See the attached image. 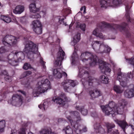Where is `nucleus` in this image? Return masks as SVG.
<instances>
[{
    "label": "nucleus",
    "instance_id": "20e7f679",
    "mask_svg": "<svg viewBox=\"0 0 134 134\" xmlns=\"http://www.w3.org/2000/svg\"><path fill=\"white\" fill-rule=\"evenodd\" d=\"M25 58L24 53L21 52L13 51L8 56L7 58L9 63L13 66L18 65L19 63L24 60Z\"/></svg>",
    "mask_w": 134,
    "mask_h": 134
},
{
    "label": "nucleus",
    "instance_id": "6ab92c4d",
    "mask_svg": "<svg viewBox=\"0 0 134 134\" xmlns=\"http://www.w3.org/2000/svg\"><path fill=\"white\" fill-rule=\"evenodd\" d=\"M125 3L126 4L125 6L126 13L125 16L128 22H131L133 21V19H131L130 15L132 14V11L130 10V8L128 4L127 0H124Z\"/></svg>",
    "mask_w": 134,
    "mask_h": 134
},
{
    "label": "nucleus",
    "instance_id": "cd10ccee",
    "mask_svg": "<svg viewBox=\"0 0 134 134\" xmlns=\"http://www.w3.org/2000/svg\"><path fill=\"white\" fill-rule=\"evenodd\" d=\"M53 73L54 76L56 78L60 79L62 77L61 72L58 70L57 69H54L53 70Z\"/></svg>",
    "mask_w": 134,
    "mask_h": 134
},
{
    "label": "nucleus",
    "instance_id": "c9c22d12",
    "mask_svg": "<svg viewBox=\"0 0 134 134\" xmlns=\"http://www.w3.org/2000/svg\"><path fill=\"white\" fill-rule=\"evenodd\" d=\"M114 90L115 92L117 93H121L123 90L121 89V87L120 86L115 85L114 87Z\"/></svg>",
    "mask_w": 134,
    "mask_h": 134
},
{
    "label": "nucleus",
    "instance_id": "c03bdc74",
    "mask_svg": "<svg viewBox=\"0 0 134 134\" xmlns=\"http://www.w3.org/2000/svg\"><path fill=\"white\" fill-rule=\"evenodd\" d=\"M5 46H2L0 48V53H4L6 52H7L5 48Z\"/></svg>",
    "mask_w": 134,
    "mask_h": 134
},
{
    "label": "nucleus",
    "instance_id": "423d86ee",
    "mask_svg": "<svg viewBox=\"0 0 134 134\" xmlns=\"http://www.w3.org/2000/svg\"><path fill=\"white\" fill-rule=\"evenodd\" d=\"M38 46L31 41H30L25 45L23 51L27 54L29 58L34 57V54H36L38 52Z\"/></svg>",
    "mask_w": 134,
    "mask_h": 134
},
{
    "label": "nucleus",
    "instance_id": "de8ad7c7",
    "mask_svg": "<svg viewBox=\"0 0 134 134\" xmlns=\"http://www.w3.org/2000/svg\"><path fill=\"white\" fill-rule=\"evenodd\" d=\"M11 134H17V131L15 130H12Z\"/></svg>",
    "mask_w": 134,
    "mask_h": 134
},
{
    "label": "nucleus",
    "instance_id": "49530a36",
    "mask_svg": "<svg viewBox=\"0 0 134 134\" xmlns=\"http://www.w3.org/2000/svg\"><path fill=\"white\" fill-rule=\"evenodd\" d=\"M91 115L92 117L94 118L97 117L98 116L97 113L95 111L91 112Z\"/></svg>",
    "mask_w": 134,
    "mask_h": 134
},
{
    "label": "nucleus",
    "instance_id": "58836bf2",
    "mask_svg": "<svg viewBox=\"0 0 134 134\" xmlns=\"http://www.w3.org/2000/svg\"><path fill=\"white\" fill-rule=\"evenodd\" d=\"M5 121L4 120L0 121V132H2L4 131V129L5 126Z\"/></svg>",
    "mask_w": 134,
    "mask_h": 134
},
{
    "label": "nucleus",
    "instance_id": "412c9836",
    "mask_svg": "<svg viewBox=\"0 0 134 134\" xmlns=\"http://www.w3.org/2000/svg\"><path fill=\"white\" fill-rule=\"evenodd\" d=\"M130 86L132 88L126 90L124 93L125 97L128 98H131L134 96V85L132 84Z\"/></svg>",
    "mask_w": 134,
    "mask_h": 134
},
{
    "label": "nucleus",
    "instance_id": "ddd939ff",
    "mask_svg": "<svg viewBox=\"0 0 134 134\" xmlns=\"http://www.w3.org/2000/svg\"><path fill=\"white\" fill-rule=\"evenodd\" d=\"M52 100L54 103L61 106H64L67 102L68 99L65 94L62 93L59 96L53 98Z\"/></svg>",
    "mask_w": 134,
    "mask_h": 134
},
{
    "label": "nucleus",
    "instance_id": "2eb2a0df",
    "mask_svg": "<svg viewBox=\"0 0 134 134\" xmlns=\"http://www.w3.org/2000/svg\"><path fill=\"white\" fill-rule=\"evenodd\" d=\"M65 55L64 52V51L62 48H60L58 53L57 59L55 60L54 63L55 66L57 67L61 65L62 62L64 59V57Z\"/></svg>",
    "mask_w": 134,
    "mask_h": 134
},
{
    "label": "nucleus",
    "instance_id": "c756f323",
    "mask_svg": "<svg viewBox=\"0 0 134 134\" xmlns=\"http://www.w3.org/2000/svg\"><path fill=\"white\" fill-rule=\"evenodd\" d=\"M27 124L26 123H24L22 125V128L20 129L19 131V134H26V131L27 130Z\"/></svg>",
    "mask_w": 134,
    "mask_h": 134
},
{
    "label": "nucleus",
    "instance_id": "39448f33",
    "mask_svg": "<svg viewBox=\"0 0 134 134\" xmlns=\"http://www.w3.org/2000/svg\"><path fill=\"white\" fill-rule=\"evenodd\" d=\"M86 68L85 67H83L82 68L80 69L79 75L83 78L82 79V80H84V81H82V83L84 86L86 85L92 86L93 82L96 81V80L93 77L89 76L88 71L84 70Z\"/></svg>",
    "mask_w": 134,
    "mask_h": 134
},
{
    "label": "nucleus",
    "instance_id": "7c9ffc66",
    "mask_svg": "<svg viewBox=\"0 0 134 134\" xmlns=\"http://www.w3.org/2000/svg\"><path fill=\"white\" fill-rule=\"evenodd\" d=\"M126 1L124 0H113L112 3L114 5L117 6L120 4L126 5V4L125 2Z\"/></svg>",
    "mask_w": 134,
    "mask_h": 134
},
{
    "label": "nucleus",
    "instance_id": "9d476101",
    "mask_svg": "<svg viewBox=\"0 0 134 134\" xmlns=\"http://www.w3.org/2000/svg\"><path fill=\"white\" fill-rule=\"evenodd\" d=\"M81 60L83 62L90 60L89 65L90 66H93L97 65L98 59L96 56H94L91 53L86 52L85 53H82L80 56Z\"/></svg>",
    "mask_w": 134,
    "mask_h": 134
},
{
    "label": "nucleus",
    "instance_id": "37998d69",
    "mask_svg": "<svg viewBox=\"0 0 134 134\" xmlns=\"http://www.w3.org/2000/svg\"><path fill=\"white\" fill-rule=\"evenodd\" d=\"M64 19L63 18H59L58 19V21L60 24H63V25L65 26H66V22L64 21Z\"/></svg>",
    "mask_w": 134,
    "mask_h": 134
},
{
    "label": "nucleus",
    "instance_id": "c85d7f7f",
    "mask_svg": "<svg viewBox=\"0 0 134 134\" xmlns=\"http://www.w3.org/2000/svg\"><path fill=\"white\" fill-rule=\"evenodd\" d=\"M2 74L5 76L4 77L5 80L8 82H11L12 81L11 77L9 76L6 70H2L1 72Z\"/></svg>",
    "mask_w": 134,
    "mask_h": 134
},
{
    "label": "nucleus",
    "instance_id": "72a5a7b5",
    "mask_svg": "<svg viewBox=\"0 0 134 134\" xmlns=\"http://www.w3.org/2000/svg\"><path fill=\"white\" fill-rule=\"evenodd\" d=\"M108 0H100V5L101 8H106L109 5L108 2Z\"/></svg>",
    "mask_w": 134,
    "mask_h": 134
},
{
    "label": "nucleus",
    "instance_id": "9b49d317",
    "mask_svg": "<svg viewBox=\"0 0 134 134\" xmlns=\"http://www.w3.org/2000/svg\"><path fill=\"white\" fill-rule=\"evenodd\" d=\"M30 11L33 13V14L30 16L31 18H39L41 17L40 15L41 13H43L44 16L45 14V13L43 11L40 12V13H38L40 9L39 8H36V4L34 3L31 4L29 6Z\"/></svg>",
    "mask_w": 134,
    "mask_h": 134
},
{
    "label": "nucleus",
    "instance_id": "a18cd8bd",
    "mask_svg": "<svg viewBox=\"0 0 134 134\" xmlns=\"http://www.w3.org/2000/svg\"><path fill=\"white\" fill-rule=\"evenodd\" d=\"M32 72L30 71H27L24 73L23 74L25 77H26L31 74Z\"/></svg>",
    "mask_w": 134,
    "mask_h": 134
},
{
    "label": "nucleus",
    "instance_id": "e433bc0d",
    "mask_svg": "<svg viewBox=\"0 0 134 134\" xmlns=\"http://www.w3.org/2000/svg\"><path fill=\"white\" fill-rule=\"evenodd\" d=\"M80 34L78 32L73 38V41L74 43H76L80 40Z\"/></svg>",
    "mask_w": 134,
    "mask_h": 134
},
{
    "label": "nucleus",
    "instance_id": "a211bd4d",
    "mask_svg": "<svg viewBox=\"0 0 134 134\" xmlns=\"http://www.w3.org/2000/svg\"><path fill=\"white\" fill-rule=\"evenodd\" d=\"M98 63L99 68L101 70L102 72L105 73L106 72L110 73L111 71V69L109 68L106 64V63L101 60L99 59L98 60Z\"/></svg>",
    "mask_w": 134,
    "mask_h": 134
},
{
    "label": "nucleus",
    "instance_id": "4c0bfd02",
    "mask_svg": "<svg viewBox=\"0 0 134 134\" xmlns=\"http://www.w3.org/2000/svg\"><path fill=\"white\" fill-rule=\"evenodd\" d=\"M48 102L44 100V102L43 104H40L38 105L39 108L40 109H43L45 110V109L47 108L48 107Z\"/></svg>",
    "mask_w": 134,
    "mask_h": 134
},
{
    "label": "nucleus",
    "instance_id": "6e6d98bb",
    "mask_svg": "<svg viewBox=\"0 0 134 134\" xmlns=\"http://www.w3.org/2000/svg\"><path fill=\"white\" fill-rule=\"evenodd\" d=\"M83 11L85 10L86 11V7L85 6H84V7H83Z\"/></svg>",
    "mask_w": 134,
    "mask_h": 134
},
{
    "label": "nucleus",
    "instance_id": "13d9d810",
    "mask_svg": "<svg viewBox=\"0 0 134 134\" xmlns=\"http://www.w3.org/2000/svg\"><path fill=\"white\" fill-rule=\"evenodd\" d=\"M10 88H12V90H13V88L12 86H10Z\"/></svg>",
    "mask_w": 134,
    "mask_h": 134
},
{
    "label": "nucleus",
    "instance_id": "473e14b6",
    "mask_svg": "<svg viewBox=\"0 0 134 134\" xmlns=\"http://www.w3.org/2000/svg\"><path fill=\"white\" fill-rule=\"evenodd\" d=\"M99 80L101 83L107 84L108 83L109 79L107 76L104 75H101L100 77Z\"/></svg>",
    "mask_w": 134,
    "mask_h": 134
},
{
    "label": "nucleus",
    "instance_id": "a878e982",
    "mask_svg": "<svg viewBox=\"0 0 134 134\" xmlns=\"http://www.w3.org/2000/svg\"><path fill=\"white\" fill-rule=\"evenodd\" d=\"M40 134H56L54 132H52L50 128L42 129L40 131Z\"/></svg>",
    "mask_w": 134,
    "mask_h": 134
},
{
    "label": "nucleus",
    "instance_id": "f8f14e48",
    "mask_svg": "<svg viewBox=\"0 0 134 134\" xmlns=\"http://www.w3.org/2000/svg\"><path fill=\"white\" fill-rule=\"evenodd\" d=\"M16 41V38L14 36L11 35H7L3 38L2 43L5 46L9 47L15 44Z\"/></svg>",
    "mask_w": 134,
    "mask_h": 134
},
{
    "label": "nucleus",
    "instance_id": "09e8293b",
    "mask_svg": "<svg viewBox=\"0 0 134 134\" xmlns=\"http://www.w3.org/2000/svg\"><path fill=\"white\" fill-rule=\"evenodd\" d=\"M65 120L63 118H59L58 120V122H61V121H65Z\"/></svg>",
    "mask_w": 134,
    "mask_h": 134
},
{
    "label": "nucleus",
    "instance_id": "4be33fe9",
    "mask_svg": "<svg viewBox=\"0 0 134 134\" xmlns=\"http://www.w3.org/2000/svg\"><path fill=\"white\" fill-rule=\"evenodd\" d=\"M89 94L92 98H98L102 95V93L98 89L91 90L89 92Z\"/></svg>",
    "mask_w": 134,
    "mask_h": 134
},
{
    "label": "nucleus",
    "instance_id": "4468645a",
    "mask_svg": "<svg viewBox=\"0 0 134 134\" xmlns=\"http://www.w3.org/2000/svg\"><path fill=\"white\" fill-rule=\"evenodd\" d=\"M63 85V87L65 91L66 92H70L72 88L74 87L76 84L73 80H66L64 82L62 83Z\"/></svg>",
    "mask_w": 134,
    "mask_h": 134
},
{
    "label": "nucleus",
    "instance_id": "864d4df0",
    "mask_svg": "<svg viewBox=\"0 0 134 134\" xmlns=\"http://www.w3.org/2000/svg\"><path fill=\"white\" fill-rule=\"evenodd\" d=\"M83 7H84V6L81 7V8L80 9V10L81 11H82L83 10Z\"/></svg>",
    "mask_w": 134,
    "mask_h": 134
},
{
    "label": "nucleus",
    "instance_id": "79ce46f5",
    "mask_svg": "<svg viewBox=\"0 0 134 134\" xmlns=\"http://www.w3.org/2000/svg\"><path fill=\"white\" fill-rule=\"evenodd\" d=\"M31 65L29 64L28 63H26L24 64L23 68L24 69L27 70L31 68Z\"/></svg>",
    "mask_w": 134,
    "mask_h": 134
},
{
    "label": "nucleus",
    "instance_id": "f03ea898",
    "mask_svg": "<svg viewBox=\"0 0 134 134\" xmlns=\"http://www.w3.org/2000/svg\"><path fill=\"white\" fill-rule=\"evenodd\" d=\"M124 107V105L122 103H119L117 105L113 101H111L108 105H101L100 108L106 115H109L111 114L113 117H114L118 114H123Z\"/></svg>",
    "mask_w": 134,
    "mask_h": 134
},
{
    "label": "nucleus",
    "instance_id": "2f4dec72",
    "mask_svg": "<svg viewBox=\"0 0 134 134\" xmlns=\"http://www.w3.org/2000/svg\"><path fill=\"white\" fill-rule=\"evenodd\" d=\"M63 130L65 133V134H73V130L69 126H67L64 128Z\"/></svg>",
    "mask_w": 134,
    "mask_h": 134
},
{
    "label": "nucleus",
    "instance_id": "8fccbe9b",
    "mask_svg": "<svg viewBox=\"0 0 134 134\" xmlns=\"http://www.w3.org/2000/svg\"><path fill=\"white\" fill-rule=\"evenodd\" d=\"M62 74V76H64L65 77H66L67 76V74L65 72H63L62 73H61Z\"/></svg>",
    "mask_w": 134,
    "mask_h": 134
},
{
    "label": "nucleus",
    "instance_id": "dca6fc26",
    "mask_svg": "<svg viewBox=\"0 0 134 134\" xmlns=\"http://www.w3.org/2000/svg\"><path fill=\"white\" fill-rule=\"evenodd\" d=\"M22 96L17 94H14L12 96L11 103L14 105H21L23 103Z\"/></svg>",
    "mask_w": 134,
    "mask_h": 134
},
{
    "label": "nucleus",
    "instance_id": "4d7b16f0",
    "mask_svg": "<svg viewBox=\"0 0 134 134\" xmlns=\"http://www.w3.org/2000/svg\"><path fill=\"white\" fill-rule=\"evenodd\" d=\"M86 11L84 10L83 11V13L84 14H85L86 13Z\"/></svg>",
    "mask_w": 134,
    "mask_h": 134
},
{
    "label": "nucleus",
    "instance_id": "603ef678",
    "mask_svg": "<svg viewBox=\"0 0 134 134\" xmlns=\"http://www.w3.org/2000/svg\"><path fill=\"white\" fill-rule=\"evenodd\" d=\"M20 20L21 22L23 23L24 22V21H25V20L24 18L23 17L21 18Z\"/></svg>",
    "mask_w": 134,
    "mask_h": 134
},
{
    "label": "nucleus",
    "instance_id": "f3484780",
    "mask_svg": "<svg viewBox=\"0 0 134 134\" xmlns=\"http://www.w3.org/2000/svg\"><path fill=\"white\" fill-rule=\"evenodd\" d=\"M34 31L37 34H40L42 32V25L38 20H34L32 23Z\"/></svg>",
    "mask_w": 134,
    "mask_h": 134
},
{
    "label": "nucleus",
    "instance_id": "aec40b11",
    "mask_svg": "<svg viewBox=\"0 0 134 134\" xmlns=\"http://www.w3.org/2000/svg\"><path fill=\"white\" fill-rule=\"evenodd\" d=\"M105 126L107 129V132L111 133V134H119L118 130L117 129L114 130L113 128H114L115 126L113 123L107 122L105 124Z\"/></svg>",
    "mask_w": 134,
    "mask_h": 134
},
{
    "label": "nucleus",
    "instance_id": "a19ab883",
    "mask_svg": "<svg viewBox=\"0 0 134 134\" xmlns=\"http://www.w3.org/2000/svg\"><path fill=\"white\" fill-rule=\"evenodd\" d=\"M40 62L43 68L45 69L46 68V66L45 65L46 62L43 61V58L42 57H41Z\"/></svg>",
    "mask_w": 134,
    "mask_h": 134
},
{
    "label": "nucleus",
    "instance_id": "393cba45",
    "mask_svg": "<svg viewBox=\"0 0 134 134\" xmlns=\"http://www.w3.org/2000/svg\"><path fill=\"white\" fill-rule=\"evenodd\" d=\"M24 10V7L23 5H19L16 6L13 11L14 13L15 14H20Z\"/></svg>",
    "mask_w": 134,
    "mask_h": 134
},
{
    "label": "nucleus",
    "instance_id": "f257e3e1",
    "mask_svg": "<svg viewBox=\"0 0 134 134\" xmlns=\"http://www.w3.org/2000/svg\"><path fill=\"white\" fill-rule=\"evenodd\" d=\"M127 24L125 22H123L121 25L115 24L111 25L105 22L102 21L97 24V28L93 31V34L97 37L102 38L103 37V34L99 32L103 31L105 27L110 28L114 30L118 29L121 31L124 32L126 37H129L131 34L130 31L127 28Z\"/></svg>",
    "mask_w": 134,
    "mask_h": 134
},
{
    "label": "nucleus",
    "instance_id": "5701e85b",
    "mask_svg": "<svg viewBox=\"0 0 134 134\" xmlns=\"http://www.w3.org/2000/svg\"><path fill=\"white\" fill-rule=\"evenodd\" d=\"M95 131L97 133L104 134L105 133L104 129L102 127L100 123H96L94 125Z\"/></svg>",
    "mask_w": 134,
    "mask_h": 134
},
{
    "label": "nucleus",
    "instance_id": "5fc2aeb1",
    "mask_svg": "<svg viewBox=\"0 0 134 134\" xmlns=\"http://www.w3.org/2000/svg\"><path fill=\"white\" fill-rule=\"evenodd\" d=\"M21 28L23 29V30H24L26 31H27V30H26V29L25 27H21Z\"/></svg>",
    "mask_w": 134,
    "mask_h": 134
},
{
    "label": "nucleus",
    "instance_id": "f704fd0d",
    "mask_svg": "<svg viewBox=\"0 0 134 134\" xmlns=\"http://www.w3.org/2000/svg\"><path fill=\"white\" fill-rule=\"evenodd\" d=\"M1 19L7 23H9L11 21V18L9 17L4 15L1 16Z\"/></svg>",
    "mask_w": 134,
    "mask_h": 134
},
{
    "label": "nucleus",
    "instance_id": "bb28decb",
    "mask_svg": "<svg viewBox=\"0 0 134 134\" xmlns=\"http://www.w3.org/2000/svg\"><path fill=\"white\" fill-rule=\"evenodd\" d=\"M75 108L77 110L80 111L81 114L84 115H87L88 113L87 110L85 109L83 107H81L79 106H77Z\"/></svg>",
    "mask_w": 134,
    "mask_h": 134
},
{
    "label": "nucleus",
    "instance_id": "b1692460",
    "mask_svg": "<svg viewBox=\"0 0 134 134\" xmlns=\"http://www.w3.org/2000/svg\"><path fill=\"white\" fill-rule=\"evenodd\" d=\"M117 123L122 129L124 132H125V128L127 126H128L127 122L124 120L120 121L118 120L117 121Z\"/></svg>",
    "mask_w": 134,
    "mask_h": 134
},
{
    "label": "nucleus",
    "instance_id": "ea45409f",
    "mask_svg": "<svg viewBox=\"0 0 134 134\" xmlns=\"http://www.w3.org/2000/svg\"><path fill=\"white\" fill-rule=\"evenodd\" d=\"M76 27L80 28L83 31H85L86 25L85 24H78L77 25Z\"/></svg>",
    "mask_w": 134,
    "mask_h": 134
},
{
    "label": "nucleus",
    "instance_id": "0eeeda50",
    "mask_svg": "<svg viewBox=\"0 0 134 134\" xmlns=\"http://www.w3.org/2000/svg\"><path fill=\"white\" fill-rule=\"evenodd\" d=\"M37 91L35 92L37 96L40 94L44 93L48 89L50 88V85L49 81L46 79L44 80L38 82L37 84Z\"/></svg>",
    "mask_w": 134,
    "mask_h": 134
},
{
    "label": "nucleus",
    "instance_id": "7ed1b4c3",
    "mask_svg": "<svg viewBox=\"0 0 134 134\" xmlns=\"http://www.w3.org/2000/svg\"><path fill=\"white\" fill-rule=\"evenodd\" d=\"M74 114L76 118V122L73 121L70 116L67 117V118L69 121L75 133L76 134H81L83 132H85L87 131V129L86 127L82 128L80 125L78 123V121L81 120L80 114L77 111H75L74 112Z\"/></svg>",
    "mask_w": 134,
    "mask_h": 134
},
{
    "label": "nucleus",
    "instance_id": "6e6552de",
    "mask_svg": "<svg viewBox=\"0 0 134 134\" xmlns=\"http://www.w3.org/2000/svg\"><path fill=\"white\" fill-rule=\"evenodd\" d=\"M121 70V69L119 68L117 74V79L120 82V85L125 87L127 86V83L129 82V79L131 78L132 75L131 72L126 74L125 73H122Z\"/></svg>",
    "mask_w": 134,
    "mask_h": 134
},
{
    "label": "nucleus",
    "instance_id": "1a4fd4ad",
    "mask_svg": "<svg viewBox=\"0 0 134 134\" xmlns=\"http://www.w3.org/2000/svg\"><path fill=\"white\" fill-rule=\"evenodd\" d=\"M100 42L97 41L94 42L92 45L93 49L96 52L102 53H109L111 49L107 45H105L103 43H101Z\"/></svg>",
    "mask_w": 134,
    "mask_h": 134
},
{
    "label": "nucleus",
    "instance_id": "3c124183",
    "mask_svg": "<svg viewBox=\"0 0 134 134\" xmlns=\"http://www.w3.org/2000/svg\"><path fill=\"white\" fill-rule=\"evenodd\" d=\"M18 91L19 92H20L21 93L23 94L24 95H25V91H22V90H19Z\"/></svg>",
    "mask_w": 134,
    "mask_h": 134
}]
</instances>
